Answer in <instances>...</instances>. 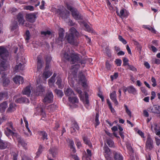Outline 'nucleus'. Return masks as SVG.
<instances>
[{
	"instance_id": "obj_14",
	"label": "nucleus",
	"mask_w": 160,
	"mask_h": 160,
	"mask_svg": "<svg viewBox=\"0 0 160 160\" xmlns=\"http://www.w3.org/2000/svg\"><path fill=\"white\" fill-rule=\"evenodd\" d=\"M45 91L44 88L42 85H40L36 88V89L34 91V93L37 96H42Z\"/></svg>"
},
{
	"instance_id": "obj_44",
	"label": "nucleus",
	"mask_w": 160,
	"mask_h": 160,
	"mask_svg": "<svg viewBox=\"0 0 160 160\" xmlns=\"http://www.w3.org/2000/svg\"><path fill=\"white\" fill-rule=\"evenodd\" d=\"M55 92L60 97H62L63 95V93L61 90L56 89L55 90Z\"/></svg>"
},
{
	"instance_id": "obj_24",
	"label": "nucleus",
	"mask_w": 160,
	"mask_h": 160,
	"mask_svg": "<svg viewBox=\"0 0 160 160\" xmlns=\"http://www.w3.org/2000/svg\"><path fill=\"white\" fill-rule=\"evenodd\" d=\"M80 67V65L78 64L73 65L71 66V69L72 73L74 75L76 74L79 68Z\"/></svg>"
},
{
	"instance_id": "obj_54",
	"label": "nucleus",
	"mask_w": 160,
	"mask_h": 160,
	"mask_svg": "<svg viewBox=\"0 0 160 160\" xmlns=\"http://www.w3.org/2000/svg\"><path fill=\"white\" fill-rule=\"evenodd\" d=\"M105 51L108 57H111V56L110 50L108 47H106L105 49Z\"/></svg>"
},
{
	"instance_id": "obj_7",
	"label": "nucleus",
	"mask_w": 160,
	"mask_h": 160,
	"mask_svg": "<svg viewBox=\"0 0 160 160\" xmlns=\"http://www.w3.org/2000/svg\"><path fill=\"white\" fill-rule=\"evenodd\" d=\"M9 53L8 50L3 46H0V56L2 59L7 60L9 57Z\"/></svg>"
},
{
	"instance_id": "obj_42",
	"label": "nucleus",
	"mask_w": 160,
	"mask_h": 160,
	"mask_svg": "<svg viewBox=\"0 0 160 160\" xmlns=\"http://www.w3.org/2000/svg\"><path fill=\"white\" fill-rule=\"evenodd\" d=\"M107 143L110 147H114L115 145L114 142L112 140L110 139L107 140Z\"/></svg>"
},
{
	"instance_id": "obj_46",
	"label": "nucleus",
	"mask_w": 160,
	"mask_h": 160,
	"mask_svg": "<svg viewBox=\"0 0 160 160\" xmlns=\"http://www.w3.org/2000/svg\"><path fill=\"white\" fill-rule=\"evenodd\" d=\"M99 116V114L98 113H97L96 115L95 118V122H96V123L95 124L96 125L95 127H96L100 123V122L98 120Z\"/></svg>"
},
{
	"instance_id": "obj_37",
	"label": "nucleus",
	"mask_w": 160,
	"mask_h": 160,
	"mask_svg": "<svg viewBox=\"0 0 160 160\" xmlns=\"http://www.w3.org/2000/svg\"><path fill=\"white\" fill-rule=\"evenodd\" d=\"M113 154L115 160H123L122 157L119 153L114 152Z\"/></svg>"
},
{
	"instance_id": "obj_12",
	"label": "nucleus",
	"mask_w": 160,
	"mask_h": 160,
	"mask_svg": "<svg viewBox=\"0 0 160 160\" xmlns=\"http://www.w3.org/2000/svg\"><path fill=\"white\" fill-rule=\"evenodd\" d=\"M64 30L63 28H60L59 31V37L58 39L56 40V42L58 45L62 43L63 40V37L64 34Z\"/></svg>"
},
{
	"instance_id": "obj_2",
	"label": "nucleus",
	"mask_w": 160,
	"mask_h": 160,
	"mask_svg": "<svg viewBox=\"0 0 160 160\" xmlns=\"http://www.w3.org/2000/svg\"><path fill=\"white\" fill-rule=\"evenodd\" d=\"M70 33H66L65 38L68 42L71 45L77 46L78 42L77 38L74 35L78 37L79 35L78 32L74 27H72L70 29Z\"/></svg>"
},
{
	"instance_id": "obj_64",
	"label": "nucleus",
	"mask_w": 160,
	"mask_h": 160,
	"mask_svg": "<svg viewBox=\"0 0 160 160\" xmlns=\"http://www.w3.org/2000/svg\"><path fill=\"white\" fill-rule=\"evenodd\" d=\"M123 91L125 93L127 91L129 93L130 92V88L129 87H123L122 88Z\"/></svg>"
},
{
	"instance_id": "obj_50",
	"label": "nucleus",
	"mask_w": 160,
	"mask_h": 160,
	"mask_svg": "<svg viewBox=\"0 0 160 160\" xmlns=\"http://www.w3.org/2000/svg\"><path fill=\"white\" fill-rule=\"evenodd\" d=\"M6 129L9 132V133H10V134L12 136H16L17 137L18 135L17 133L13 132L11 130L9 129L8 127H7Z\"/></svg>"
},
{
	"instance_id": "obj_38",
	"label": "nucleus",
	"mask_w": 160,
	"mask_h": 160,
	"mask_svg": "<svg viewBox=\"0 0 160 160\" xmlns=\"http://www.w3.org/2000/svg\"><path fill=\"white\" fill-rule=\"evenodd\" d=\"M57 80L56 82V84L58 86L59 88H62L63 87V86L62 84V79L59 77H57Z\"/></svg>"
},
{
	"instance_id": "obj_29",
	"label": "nucleus",
	"mask_w": 160,
	"mask_h": 160,
	"mask_svg": "<svg viewBox=\"0 0 160 160\" xmlns=\"http://www.w3.org/2000/svg\"><path fill=\"white\" fill-rule=\"evenodd\" d=\"M17 138L18 142L19 145L20 144L23 147H25L27 145V144L25 142L24 140L21 137H20L18 135L17 136Z\"/></svg>"
},
{
	"instance_id": "obj_61",
	"label": "nucleus",
	"mask_w": 160,
	"mask_h": 160,
	"mask_svg": "<svg viewBox=\"0 0 160 160\" xmlns=\"http://www.w3.org/2000/svg\"><path fill=\"white\" fill-rule=\"evenodd\" d=\"M7 119V117L5 116H3L2 118H0V125L2 123L4 122Z\"/></svg>"
},
{
	"instance_id": "obj_60",
	"label": "nucleus",
	"mask_w": 160,
	"mask_h": 160,
	"mask_svg": "<svg viewBox=\"0 0 160 160\" xmlns=\"http://www.w3.org/2000/svg\"><path fill=\"white\" fill-rule=\"evenodd\" d=\"M115 62L118 66H120L122 63V61L120 59H116Z\"/></svg>"
},
{
	"instance_id": "obj_27",
	"label": "nucleus",
	"mask_w": 160,
	"mask_h": 160,
	"mask_svg": "<svg viewBox=\"0 0 160 160\" xmlns=\"http://www.w3.org/2000/svg\"><path fill=\"white\" fill-rule=\"evenodd\" d=\"M79 128V127L77 123L75 121H74L72 124V127L70 128L71 132L72 133L75 132L76 130H78Z\"/></svg>"
},
{
	"instance_id": "obj_28",
	"label": "nucleus",
	"mask_w": 160,
	"mask_h": 160,
	"mask_svg": "<svg viewBox=\"0 0 160 160\" xmlns=\"http://www.w3.org/2000/svg\"><path fill=\"white\" fill-rule=\"evenodd\" d=\"M152 112L156 113H160V106L156 105L152 108L151 109Z\"/></svg>"
},
{
	"instance_id": "obj_56",
	"label": "nucleus",
	"mask_w": 160,
	"mask_h": 160,
	"mask_svg": "<svg viewBox=\"0 0 160 160\" xmlns=\"http://www.w3.org/2000/svg\"><path fill=\"white\" fill-rule=\"evenodd\" d=\"M37 110L39 112H41L42 113L43 112V109L42 107H41V105L39 104L37 108Z\"/></svg>"
},
{
	"instance_id": "obj_43",
	"label": "nucleus",
	"mask_w": 160,
	"mask_h": 160,
	"mask_svg": "<svg viewBox=\"0 0 160 160\" xmlns=\"http://www.w3.org/2000/svg\"><path fill=\"white\" fill-rule=\"evenodd\" d=\"M55 78L51 77L48 80V84L50 86L53 85L55 82Z\"/></svg>"
},
{
	"instance_id": "obj_1",
	"label": "nucleus",
	"mask_w": 160,
	"mask_h": 160,
	"mask_svg": "<svg viewBox=\"0 0 160 160\" xmlns=\"http://www.w3.org/2000/svg\"><path fill=\"white\" fill-rule=\"evenodd\" d=\"M63 55L64 58L72 64H74L75 62H80L81 64H85L86 63L84 60L81 59L78 54L69 48H66Z\"/></svg>"
},
{
	"instance_id": "obj_49",
	"label": "nucleus",
	"mask_w": 160,
	"mask_h": 160,
	"mask_svg": "<svg viewBox=\"0 0 160 160\" xmlns=\"http://www.w3.org/2000/svg\"><path fill=\"white\" fill-rule=\"evenodd\" d=\"M24 9L25 10H29L30 11H32L34 10L33 7L31 5L25 6L24 7Z\"/></svg>"
},
{
	"instance_id": "obj_9",
	"label": "nucleus",
	"mask_w": 160,
	"mask_h": 160,
	"mask_svg": "<svg viewBox=\"0 0 160 160\" xmlns=\"http://www.w3.org/2000/svg\"><path fill=\"white\" fill-rule=\"evenodd\" d=\"M57 12L58 13L60 17H61L62 18H67L69 13V12L65 9L63 7H62L61 9H58Z\"/></svg>"
},
{
	"instance_id": "obj_51",
	"label": "nucleus",
	"mask_w": 160,
	"mask_h": 160,
	"mask_svg": "<svg viewBox=\"0 0 160 160\" xmlns=\"http://www.w3.org/2000/svg\"><path fill=\"white\" fill-rule=\"evenodd\" d=\"M25 39L26 40H28L30 39V32L29 30H27L26 31L25 34Z\"/></svg>"
},
{
	"instance_id": "obj_22",
	"label": "nucleus",
	"mask_w": 160,
	"mask_h": 160,
	"mask_svg": "<svg viewBox=\"0 0 160 160\" xmlns=\"http://www.w3.org/2000/svg\"><path fill=\"white\" fill-rule=\"evenodd\" d=\"M6 76L7 75L6 73H5V75L2 77V75H1V78L2 79L3 85L4 86H7L10 82L9 79L6 77Z\"/></svg>"
},
{
	"instance_id": "obj_41",
	"label": "nucleus",
	"mask_w": 160,
	"mask_h": 160,
	"mask_svg": "<svg viewBox=\"0 0 160 160\" xmlns=\"http://www.w3.org/2000/svg\"><path fill=\"white\" fill-rule=\"evenodd\" d=\"M116 13H117V15H118L120 17H126V14L125 11L124 9H121L120 12V13H119L118 10L116 11Z\"/></svg>"
},
{
	"instance_id": "obj_15",
	"label": "nucleus",
	"mask_w": 160,
	"mask_h": 160,
	"mask_svg": "<svg viewBox=\"0 0 160 160\" xmlns=\"http://www.w3.org/2000/svg\"><path fill=\"white\" fill-rule=\"evenodd\" d=\"M64 92L65 95L68 97V99L70 97L74 96L75 95L72 90L70 88H65L64 89Z\"/></svg>"
},
{
	"instance_id": "obj_30",
	"label": "nucleus",
	"mask_w": 160,
	"mask_h": 160,
	"mask_svg": "<svg viewBox=\"0 0 160 160\" xmlns=\"http://www.w3.org/2000/svg\"><path fill=\"white\" fill-rule=\"evenodd\" d=\"M78 22L80 25H83L86 28L88 32H90L91 31V29L90 27L83 20L79 21Z\"/></svg>"
},
{
	"instance_id": "obj_58",
	"label": "nucleus",
	"mask_w": 160,
	"mask_h": 160,
	"mask_svg": "<svg viewBox=\"0 0 160 160\" xmlns=\"http://www.w3.org/2000/svg\"><path fill=\"white\" fill-rule=\"evenodd\" d=\"M52 59L51 57L49 55H48L46 56V63H49L50 62Z\"/></svg>"
},
{
	"instance_id": "obj_3",
	"label": "nucleus",
	"mask_w": 160,
	"mask_h": 160,
	"mask_svg": "<svg viewBox=\"0 0 160 160\" xmlns=\"http://www.w3.org/2000/svg\"><path fill=\"white\" fill-rule=\"evenodd\" d=\"M67 8L71 11L72 15L75 19L77 20H81L82 21V17L81 16L76 9L73 8L71 5L68 4H67Z\"/></svg>"
},
{
	"instance_id": "obj_8",
	"label": "nucleus",
	"mask_w": 160,
	"mask_h": 160,
	"mask_svg": "<svg viewBox=\"0 0 160 160\" xmlns=\"http://www.w3.org/2000/svg\"><path fill=\"white\" fill-rule=\"evenodd\" d=\"M145 148L149 151L152 150L154 148L153 140L149 135L148 136L147 138Z\"/></svg>"
},
{
	"instance_id": "obj_13",
	"label": "nucleus",
	"mask_w": 160,
	"mask_h": 160,
	"mask_svg": "<svg viewBox=\"0 0 160 160\" xmlns=\"http://www.w3.org/2000/svg\"><path fill=\"white\" fill-rule=\"evenodd\" d=\"M12 145L9 142L0 140V149H3L6 148H11Z\"/></svg>"
},
{
	"instance_id": "obj_63",
	"label": "nucleus",
	"mask_w": 160,
	"mask_h": 160,
	"mask_svg": "<svg viewBox=\"0 0 160 160\" xmlns=\"http://www.w3.org/2000/svg\"><path fill=\"white\" fill-rule=\"evenodd\" d=\"M7 126L8 128H10L12 130H14V128L12 126V122H9L7 123Z\"/></svg>"
},
{
	"instance_id": "obj_25",
	"label": "nucleus",
	"mask_w": 160,
	"mask_h": 160,
	"mask_svg": "<svg viewBox=\"0 0 160 160\" xmlns=\"http://www.w3.org/2000/svg\"><path fill=\"white\" fill-rule=\"evenodd\" d=\"M17 18L19 24L21 23L22 24H23L24 20L23 18V15L21 13L19 12L18 13L17 16Z\"/></svg>"
},
{
	"instance_id": "obj_16",
	"label": "nucleus",
	"mask_w": 160,
	"mask_h": 160,
	"mask_svg": "<svg viewBox=\"0 0 160 160\" xmlns=\"http://www.w3.org/2000/svg\"><path fill=\"white\" fill-rule=\"evenodd\" d=\"M43 64V62L42 59V57L39 55L37 58V70L38 71L40 72Z\"/></svg>"
},
{
	"instance_id": "obj_11",
	"label": "nucleus",
	"mask_w": 160,
	"mask_h": 160,
	"mask_svg": "<svg viewBox=\"0 0 160 160\" xmlns=\"http://www.w3.org/2000/svg\"><path fill=\"white\" fill-rule=\"evenodd\" d=\"M36 15V13H35L27 14L26 15V18L27 21L31 23L34 22L37 18Z\"/></svg>"
},
{
	"instance_id": "obj_23",
	"label": "nucleus",
	"mask_w": 160,
	"mask_h": 160,
	"mask_svg": "<svg viewBox=\"0 0 160 160\" xmlns=\"http://www.w3.org/2000/svg\"><path fill=\"white\" fill-rule=\"evenodd\" d=\"M22 92L23 94L26 95L28 96L30 95L31 91V87L28 85L22 91Z\"/></svg>"
},
{
	"instance_id": "obj_17",
	"label": "nucleus",
	"mask_w": 160,
	"mask_h": 160,
	"mask_svg": "<svg viewBox=\"0 0 160 160\" xmlns=\"http://www.w3.org/2000/svg\"><path fill=\"white\" fill-rule=\"evenodd\" d=\"M78 78L79 80L82 82V86L86 88L87 86L86 78L82 72L79 73L78 75Z\"/></svg>"
},
{
	"instance_id": "obj_34",
	"label": "nucleus",
	"mask_w": 160,
	"mask_h": 160,
	"mask_svg": "<svg viewBox=\"0 0 160 160\" xmlns=\"http://www.w3.org/2000/svg\"><path fill=\"white\" fill-rule=\"evenodd\" d=\"M18 22L17 21H14L11 23L10 26L12 31H14L18 28Z\"/></svg>"
},
{
	"instance_id": "obj_33",
	"label": "nucleus",
	"mask_w": 160,
	"mask_h": 160,
	"mask_svg": "<svg viewBox=\"0 0 160 160\" xmlns=\"http://www.w3.org/2000/svg\"><path fill=\"white\" fill-rule=\"evenodd\" d=\"M40 135L41 136L42 139L43 140L46 141L48 140V135L47 133L45 131H41Z\"/></svg>"
},
{
	"instance_id": "obj_48",
	"label": "nucleus",
	"mask_w": 160,
	"mask_h": 160,
	"mask_svg": "<svg viewBox=\"0 0 160 160\" xmlns=\"http://www.w3.org/2000/svg\"><path fill=\"white\" fill-rule=\"evenodd\" d=\"M143 26L145 28H146L149 30L151 31L152 32L154 33H156V31L152 27H149V26L147 25H144Z\"/></svg>"
},
{
	"instance_id": "obj_55",
	"label": "nucleus",
	"mask_w": 160,
	"mask_h": 160,
	"mask_svg": "<svg viewBox=\"0 0 160 160\" xmlns=\"http://www.w3.org/2000/svg\"><path fill=\"white\" fill-rule=\"evenodd\" d=\"M118 39L119 40L123 43L124 44H125L127 43V42L126 40L124 39L121 36L119 35L118 36Z\"/></svg>"
},
{
	"instance_id": "obj_32",
	"label": "nucleus",
	"mask_w": 160,
	"mask_h": 160,
	"mask_svg": "<svg viewBox=\"0 0 160 160\" xmlns=\"http://www.w3.org/2000/svg\"><path fill=\"white\" fill-rule=\"evenodd\" d=\"M8 98V94L7 92H0V101L4 98L7 99Z\"/></svg>"
},
{
	"instance_id": "obj_40",
	"label": "nucleus",
	"mask_w": 160,
	"mask_h": 160,
	"mask_svg": "<svg viewBox=\"0 0 160 160\" xmlns=\"http://www.w3.org/2000/svg\"><path fill=\"white\" fill-rule=\"evenodd\" d=\"M52 72L50 71H45L43 73V76L46 79L48 78L52 74Z\"/></svg>"
},
{
	"instance_id": "obj_47",
	"label": "nucleus",
	"mask_w": 160,
	"mask_h": 160,
	"mask_svg": "<svg viewBox=\"0 0 160 160\" xmlns=\"http://www.w3.org/2000/svg\"><path fill=\"white\" fill-rule=\"evenodd\" d=\"M152 62L153 63L159 64H160V60L156 58H153L152 60Z\"/></svg>"
},
{
	"instance_id": "obj_4",
	"label": "nucleus",
	"mask_w": 160,
	"mask_h": 160,
	"mask_svg": "<svg viewBox=\"0 0 160 160\" xmlns=\"http://www.w3.org/2000/svg\"><path fill=\"white\" fill-rule=\"evenodd\" d=\"M7 60H3L1 59L0 60V74L2 75V77L5 75V71L8 69L9 66Z\"/></svg>"
},
{
	"instance_id": "obj_53",
	"label": "nucleus",
	"mask_w": 160,
	"mask_h": 160,
	"mask_svg": "<svg viewBox=\"0 0 160 160\" xmlns=\"http://www.w3.org/2000/svg\"><path fill=\"white\" fill-rule=\"evenodd\" d=\"M44 148V147H43L41 145H40L39 148L38 149V151L37 152V155H38L40 154V153L42 151L43 149Z\"/></svg>"
},
{
	"instance_id": "obj_45",
	"label": "nucleus",
	"mask_w": 160,
	"mask_h": 160,
	"mask_svg": "<svg viewBox=\"0 0 160 160\" xmlns=\"http://www.w3.org/2000/svg\"><path fill=\"white\" fill-rule=\"evenodd\" d=\"M37 2V3L35 5V6L36 7H37L39 5L40 2L39 1H38V0H30V3L32 4H34Z\"/></svg>"
},
{
	"instance_id": "obj_62",
	"label": "nucleus",
	"mask_w": 160,
	"mask_h": 160,
	"mask_svg": "<svg viewBox=\"0 0 160 160\" xmlns=\"http://www.w3.org/2000/svg\"><path fill=\"white\" fill-rule=\"evenodd\" d=\"M51 34V32L50 31H43L41 32L42 35H44L46 36L47 35H50Z\"/></svg>"
},
{
	"instance_id": "obj_57",
	"label": "nucleus",
	"mask_w": 160,
	"mask_h": 160,
	"mask_svg": "<svg viewBox=\"0 0 160 160\" xmlns=\"http://www.w3.org/2000/svg\"><path fill=\"white\" fill-rule=\"evenodd\" d=\"M151 81L152 83V86L153 87H155L157 85L156 80L155 78L153 77H152Z\"/></svg>"
},
{
	"instance_id": "obj_6",
	"label": "nucleus",
	"mask_w": 160,
	"mask_h": 160,
	"mask_svg": "<svg viewBox=\"0 0 160 160\" xmlns=\"http://www.w3.org/2000/svg\"><path fill=\"white\" fill-rule=\"evenodd\" d=\"M53 96L52 92L48 91L44 98L43 102L45 104L52 103L53 100Z\"/></svg>"
},
{
	"instance_id": "obj_19",
	"label": "nucleus",
	"mask_w": 160,
	"mask_h": 160,
	"mask_svg": "<svg viewBox=\"0 0 160 160\" xmlns=\"http://www.w3.org/2000/svg\"><path fill=\"white\" fill-rule=\"evenodd\" d=\"M110 99L114 102L115 105H118V103L116 99V92L113 91L110 94Z\"/></svg>"
},
{
	"instance_id": "obj_10",
	"label": "nucleus",
	"mask_w": 160,
	"mask_h": 160,
	"mask_svg": "<svg viewBox=\"0 0 160 160\" xmlns=\"http://www.w3.org/2000/svg\"><path fill=\"white\" fill-rule=\"evenodd\" d=\"M103 150H104V154L106 159L107 160H112L111 157V152L110 149L106 144L104 145L103 147Z\"/></svg>"
},
{
	"instance_id": "obj_52",
	"label": "nucleus",
	"mask_w": 160,
	"mask_h": 160,
	"mask_svg": "<svg viewBox=\"0 0 160 160\" xmlns=\"http://www.w3.org/2000/svg\"><path fill=\"white\" fill-rule=\"evenodd\" d=\"M123 65L125 66L127 65H129V63L128 62H129L128 59L124 57L123 58Z\"/></svg>"
},
{
	"instance_id": "obj_20",
	"label": "nucleus",
	"mask_w": 160,
	"mask_h": 160,
	"mask_svg": "<svg viewBox=\"0 0 160 160\" xmlns=\"http://www.w3.org/2000/svg\"><path fill=\"white\" fill-rule=\"evenodd\" d=\"M14 82L18 84H20L21 83H22L23 82V78L20 76H16L13 79Z\"/></svg>"
},
{
	"instance_id": "obj_39",
	"label": "nucleus",
	"mask_w": 160,
	"mask_h": 160,
	"mask_svg": "<svg viewBox=\"0 0 160 160\" xmlns=\"http://www.w3.org/2000/svg\"><path fill=\"white\" fill-rule=\"evenodd\" d=\"M15 105L13 103H10L9 107L8 109L7 112H12L15 110Z\"/></svg>"
},
{
	"instance_id": "obj_21",
	"label": "nucleus",
	"mask_w": 160,
	"mask_h": 160,
	"mask_svg": "<svg viewBox=\"0 0 160 160\" xmlns=\"http://www.w3.org/2000/svg\"><path fill=\"white\" fill-rule=\"evenodd\" d=\"M8 107V103L7 101H4L0 103V112L1 113L4 112Z\"/></svg>"
},
{
	"instance_id": "obj_18",
	"label": "nucleus",
	"mask_w": 160,
	"mask_h": 160,
	"mask_svg": "<svg viewBox=\"0 0 160 160\" xmlns=\"http://www.w3.org/2000/svg\"><path fill=\"white\" fill-rule=\"evenodd\" d=\"M18 96H15L13 97V100L15 101V102L17 103H21L24 102L28 100V99L25 98L18 97Z\"/></svg>"
},
{
	"instance_id": "obj_5",
	"label": "nucleus",
	"mask_w": 160,
	"mask_h": 160,
	"mask_svg": "<svg viewBox=\"0 0 160 160\" xmlns=\"http://www.w3.org/2000/svg\"><path fill=\"white\" fill-rule=\"evenodd\" d=\"M75 91L79 94V97L81 100H82L83 103L85 104L88 105L89 103L88 100V96L87 92H85V100L82 94V91L80 89L78 88L75 89Z\"/></svg>"
},
{
	"instance_id": "obj_26",
	"label": "nucleus",
	"mask_w": 160,
	"mask_h": 160,
	"mask_svg": "<svg viewBox=\"0 0 160 160\" xmlns=\"http://www.w3.org/2000/svg\"><path fill=\"white\" fill-rule=\"evenodd\" d=\"M58 148L57 147H54L50 148L49 150V153L51 154L52 156L54 158L56 156L58 152Z\"/></svg>"
},
{
	"instance_id": "obj_59",
	"label": "nucleus",
	"mask_w": 160,
	"mask_h": 160,
	"mask_svg": "<svg viewBox=\"0 0 160 160\" xmlns=\"http://www.w3.org/2000/svg\"><path fill=\"white\" fill-rule=\"evenodd\" d=\"M131 92L134 95L137 94V90L133 87L131 86Z\"/></svg>"
},
{
	"instance_id": "obj_36",
	"label": "nucleus",
	"mask_w": 160,
	"mask_h": 160,
	"mask_svg": "<svg viewBox=\"0 0 160 160\" xmlns=\"http://www.w3.org/2000/svg\"><path fill=\"white\" fill-rule=\"evenodd\" d=\"M23 69V67L22 64L20 63L18 65H17L15 68V70L17 72L19 70H22Z\"/></svg>"
},
{
	"instance_id": "obj_35",
	"label": "nucleus",
	"mask_w": 160,
	"mask_h": 160,
	"mask_svg": "<svg viewBox=\"0 0 160 160\" xmlns=\"http://www.w3.org/2000/svg\"><path fill=\"white\" fill-rule=\"evenodd\" d=\"M83 140L84 142L86 144L88 145L90 148L92 147V143L86 137H84L83 138Z\"/></svg>"
},
{
	"instance_id": "obj_31",
	"label": "nucleus",
	"mask_w": 160,
	"mask_h": 160,
	"mask_svg": "<svg viewBox=\"0 0 160 160\" xmlns=\"http://www.w3.org/2000/svg\"><path fill=\"white\" fill-rule=\"evenodd\" d=\"M68 99L69 102L72 103H77L78 102V100L75 95L74 96L70 97Z\"/></svg>"
}]
</instances>
